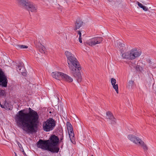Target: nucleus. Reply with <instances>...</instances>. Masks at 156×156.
<instances>
[{"label": "nucleus", "instance_id": "f257e3e1", "mask_svg": "<svg viewBox=\"0 0 156 156\" xmlns=\"http://www.w3.org/2000/svg\"><path fill=\"white\" fill-rule=\"evenodd\" d=\"M28 113L24 110L19 111L15 115V119L17 126L27 133L35 131L38 122L39 115L37 112L29 108Z\"/></svg>", "mask_w": 156, "mask_h": 156}, {"label": "nucleus", "instance_id": "f03ea898", "mask_svg": "<svg viewBox=\"0 0 156 156\" xmlns=\"http://www.w3.org/2000/svg\"><path fill=\"white\" fill-rule=\"evenodd\" d=\"M65 55L70 73L76 78L78 82L82 81V76L80 70L81 68L80 64L75 55L71 52L66 51Z\"/></svg>", "mask_w": 156, "mask_h": 156}, {"label": "nucleus", "instance_id": "7ed1b4c3", "mask_svg": "<svg viewBox=\"0 0 156 156\" xmlns=\"http://www.w3.org/2000/svg\"><path fill=\"white\" fill-rule=\"evenodd\" d=\"M48 143L49 147L52 149L53 151L51 152L55 153H58L59 150V148L57 146V144L59 141L58 137L55 135H53L50 138Z\"/></svg>", "mask_w": 156, "mask_h": 156}, {"label": "nucleus", "instance_id": "20e7f679", "mask_svg": "<svg viewBox=\"0 0 156 156\" xmlns=\"http://www.w3.org/2000/svg\"><path fill=\"white\" fill-rule=\"evenodd\" d=\"M56 125L55 122L52 118H49L44 121L42 125V128L46 132H49L52 130Z\"/></svg>", "mask_w": 156, "mask_h": 156}, {"label": "nucleus", "instance_id": "39448f33", "mask_svg": "<svg viewBox=\"0 0 156 156\" xmlns=\"http://www.w3.org/2000/svg\"><path fill=\"white\" fill-rule=\"evenodd\" d=\"M48 141L43 140L40 139L37 143V147L42 149L48 150L50 151H53L49 147Z\"/></svg>", "mask_w": 156, "mask_h": 156}, {"label": "nucleus", "instance_id": "423d86ee", "mask_svg": "<svg viewBox=\"0 0 156 156\" xmlns=\"http://www.w3.org/2000/svg\"><path fill=\"white\" fill-rule=\"evenodd\" d=\"M102 41V37H97L90 39L87 41L86 43L90 46H93L101 43Z\"/></svg>", "mask_w": 156, "mask_h": 156}, {"label": "nucleus", "instance_id": "0eeeda50", "mask_svg": "<svg viewBox=\"0 0 156 156\" xmlns=\"http://www.w3.org/2000/svg\"><path fill=\"white\" fill-rule=\"evenodd\" d=\"M7 80L6 76L2 70L0 69V86L6 87L7 86Z\"/></svg>", "mask_w": 156, "mask_h": 156}, {"label": "nucleus", "instance_id": "6e6552de", "mask_svg": "<svg viewBox=\"0 0 156 156\" xmlns=\"http://www.w3.org/2000/svg\"><path fill=\"white\" fill-rule=\"evenodd\" d=\"M115 48L119 49L122 54L127 50V49L126 45L121 42L119 41H115Z\"/></svg>", "mask_w": 156, "mask_h": 156}, {"label": "nucleus", "instance_id": "1a4fd4ad", "mask_svg": "<svg viewBox=\"0 0 156 156\" xmlns=\"http://www.w3.org/2000/svg\"><path fill=\"white\" fill-rule=\"evenodd\" d=\"M18 2L20 5L27 10L31 2L28 0H18Z\"/></svg>", "mask_w": 156, "mask_h": 156}, {"label": "nucleus", "instance_id": "9d476101", "mask_svg": "<svg viewBox=\"0 0 156 156\" xmlns=\"http://www.w3.org/2000/svg\"><path fill=\"white\" fill-rule=\"evenodd\" d=\"M106 118L111 121L112 124H115L116 123V119L114 117L112 113L110 111H108L106 113Z\"/></svg>", "mask_w": 156, "mask_h": 156}, {"label": "nucleus", "instance_id": "9b49d317", "mask_svg": "<svg viewBox=\"0 0 156 156\" xmlns=\"http://www.w3.org/2000/svg\"><path fill=\"white\" fill-rule=\"evenodd\" d=\"M123 58L127 59L129 60L133 59L131 49L129 51L125 52L122 55Z\"/></svg>", "mask_w": 156, "mask_h": 156}, {"label": "nucleus", "instance_id": "f8f14e48", "mask_svg": "<svg viewBox=\"0 0 156 156\" xmlns=\"http://www.w3.org/2000/svg\"><path fill=\"white\" fill-rule=\"evenodd\" d=\"M133 59L139 57L141 54V51L139 50L136 48H133L131 49Z\"/></svg>", "mask_w": 156, "mask_h": 156}, {"label": "nucleus", "instance_id": "ddd939ff", "mask_svg": "<svg viewBox=\"0 0 156 156\" xmlns=\"http://www.w3.org/2000/svg\"><path fill=\"white\" fill-rule=\"evenodd\" d=\"M127 137L131 141L137 144H138V142H140V140H141L139 137L133 134L129 135H128Z\"/></svg>", "mask_w": 156, "mask_h": 156}, {"label": "nucleus", "instance_id": "4468645a", "mask_svg": "<svg viewBox=\"0 0 156 156\" xmlns=\"http://www.w3.org/2000/svg\"><path fill=\"white\" fill-rule=\"evenodd\" d=\"M63 74L62 73L55 71L52 72L51 75L53 78L56 80H60L62 79Z\"/></svg>", "mask_w": 156, "mask_h": 156}, {"label": "nucleus", "instance_id": "2eb2a0df", "mask_svg": "<svg viewBox=\"0 0 156 156\" xmlns=\"http://www.w3.org/2000/svg\"><path fill=\"white\" fill-rule=\"evenodd\" d=\"M17 70L18 71H20L21 73L23 75L26 74L24 72L25 68L23 66V64L22 62H20L17 68Z\"/></svg>", "mask_w": 156, "mask_h": 156}, {"label": "nucleus", "instance_id": "dca6fc26", "mask_svg": "<svg viewBox=\"0 0 156 156\" xmlns=\"http://www.w3.org/2000/svg\"><path fill=\"white\" fill-rule=\"evenodd\" d=\"M62 80L69 83L73 81V79L71 77L63 73Z\"/></svg>", "mask_w": 156, "mask_h": 156}, {"label": "nucleus", "instance_id": "f3484780", "mask_svg": "<svg viewBox=\"0 0 156 156\" xmlns=\"http://www.w3.org/2000/svg\"><path fill=\"white\" fill-rule=\"evenodd\" d=\"M37 6L33 3L31 2L30 4L29 7H28L27 10L31 12H35L37 11Z\"/></svg>", "mask_w": 156, "mask_h": 156}, {"label": "nucleus", "instance_id": "a211bd4d", "mask_svg": "<svg viewBox=\"0 0 156 156\" xmlns=\"http://www.w3.org/2000/svg\"><path fill=\"white\" fill-rule=\"evenodd\" d=\"M83 23L82 21L80 19L76 20L75 23V28L74 30H76L80 28L83 25Z\"/></svg>", "mask_w": 156, "mask_h": 156}, {"label": "nucleus", "instance_id": "6ab92c4d", "mask_svg": "<svg viewBox=\"0 0 156 156\" xmlns=\"http://www.w3.org/2000/svg\"><path fill=\"white\" fill-rule=\"evenodd\" d=\"M137 144L141 146L144 151H147L148 150V147L147 145L141 140H140V142H138Z\"/></svg>", "mask_w": 156, "mask_h": 156}, {"label": "nucleus", "instance_id": "aec40b11", "mask_svg": "<svg viewBox=\"0 0 156 156\" xmlns=\"http://www.w3.org/2000/svg\"><path fill=\"white\" fill-rule=\"evenodd\" d=\"M76 32H77L78 34L79 35V41L80 42V43H82V34H83V36H84L85 34L84 32L83 31L80 30L77 31Z\"/></svg>", "mask_w": 156, "mask_h": 156}, {"label": "nucleus", "instance_id": "412c9836", "mask_svg": "<svg viewBox=\"0 0 156 156\" xmlns=\"http://www.w3.org/2000/svg\"><path fill=\"white\" fill-rule=\"evenodd\" d=\"M69 136L70 138V140L71 142H72V140H74V134L73 132V130L72 129V130H70L69 131H68Z\"/></svg>", "mask_w": 156, "mask_h": 156}, {"label": "nucleus", "instance_id": "4be33fe9", "mask_svg": "<svg viewBox=\"0 0 156 156\" xmlns=\"http://www.w3.org/2000/svg\"><path fill=\"white\" fill-rule=\"evenodd\" d=\"M16 48L18 49H24L27 48L28 46L26 45H16Z\"/></svg>", "mask_w": 156, "mask_h": 156}, {"label": "nucleus", "instance_id": "5701e85b", "mask_svg": "<svg viewBox=\"0 0 156 156\" xmlns=\"http://www.w3.org/2000/svg\"><path fill=\"white\" fill-rule=\"evenodd\" d=\"M113 88L115 90L116 92L118 94L119 93L118 86L117 84H112Z\"/></svg>", "mask_w": 156, "mask_h": 156}, {"label": "nucleus", "instance_id": "b1692460", "mask_svg": "<svg viewBox=\"0 0 156 156\" xmlns=\"http://www.w3.org/2000/svg\"><path fill=\"white\" fill-rule=\"evenodd\" d=\"M66 125L68 131L70 130H72L73 128L71 124L69 122H67L66 123Z\"/></svg>", "mask_w": 156, "mask_h": 156}, {"label": "nucleus", "instance_id": "393cba45", "mask_svg": "<svg viewBox=\"0 0 156 156\" xmlns=\"http://www.w3.org/2000/svg\"><path fill=\"white\" fill-rule=\"evenodd\" d=\"M122 0H119V2H117L116 3V4L119 7H122Z\"/></svg>", "mask_w": 156, "mask_h": 156}, {"label": "nucleus", "instance_id": "a878e982", "mask_svg": "<svg viewBox=\"0 0 156 156\" xmlns=\"http://www.w3.org/2000/svg\"><path fill=\"white\" fill-rule=\"evenodd\" d=\"M5 95V90H0V96H4Z\"/></svg>", "mask_w": 156, "mask_h": 156}, {"label": "nucleus", "instance_id": "bb28decb", "mask_svg": "<svg viewBox=\"0 0 156 156\" xmlns=\"http://www.w3.org/2000/svg\"><path fill=\"white\" fill-rule=\"evenodd\" d=\"M133 81L132 80H130L129 81L128 84V85L127 87L129 88L133 84Z\"/></svg>", "mask_w": 156, "mask_h": 156}, {"label": "nucleus", "instance_id": "cd10ccee", "mask_svg": "<svg viewBox=\"0 0 156 156\" xmlns=\"http://www.w3.org/2000/svg\"><path fill=\"white\" fill-rule=\"evenodd\" d=\"M136 68L137 70H138L140 71H142L143 70L142 67L139 65H137Z\"/></svg>", "mask_w": 156, "mask_h": 156}, {"label": "nucleus", "instance_id": "c85d7f7f", "mask_svg": "<svg viewBox=\"0 0 156 156\" xmlns=\"http://www.w3.org/2000/svg\"><path fill=\"white\" fill-rule=\"evenodd\" d=\"M111 81L112 84L116 83V80L113 78H112L111 79Z\"/></svg>", "mask_w": 156, "mask_h": 156}, {"label": "nucleus", "instance_id": "c756f323", "mask_svg": "<svg viewBox=\"0 0 156 156\" xmlns=\"http://www.w3.org/2000/svg\"><path fill=\"white\" fill-rule=\"evenodd\" d=\"M136 4H137V5H138V6L141 8L143 7V5L141 3H140V2H136Z\"/></svg>", "mask_w": 156, "mask_h": 156}, {"label": "nucleus", "instance_id": "7c9ffc66", "mask_svg": "<svg viewBox=\"0 0 156 156\" xmlns=\"http://www.w3.org/2000/svg\"><path fill=\"white\" fill-rule=\"evenodd\" d=\"M141 8L143 10L145 11H147L148 9V8L146 6L144 5L143 6V7Z\"/></svg>", "mask_w": 156, "mask_h": 156}, {"label": "nucleus", "instance_id": "2f4dec72", "mask_svg": "<svg viewBox=\"0 0 156 156\" xmlns=\"http://www.w3.org/2000/svg\"><path fill=\"white\" fill-rule=\"evenodd\" d=\"M19 147V148H21L22 147V145H21V144L19 142L17 143Z\"/></svg>", "mask_w": 156, "mask_h": 156}, {"label": "nucleus", "instance_id": "473e14b6", "mask_svg": "<svg viewBox=\"0 0 156 156\" xmlns=\"http://www.w3.org/2000/svg\"><path fill=\"white\" fill-rule=\"evenodd\" d=\"M20 150L21 151H22L23 152H24V151L23 147H22L21 148H20Z\"/></svg>", "mask_w": 156, "mask_h": 156}, {"label": "nucleus", "instance_id": "72a5a7b5", "mask_svg": "<svg viewBox=\"0 0 156 156\" xmlns=\"http://www.w3.org/2000/svg\"><path fill=\"white\" fill-rule=\"evenodd\" d=\"M151 14L152 15H155V13L154 12H152Z\"/></svg>", "mask_w": 156, "mask_h": 156}, {"label": "nucleus", "instance_id": "f704fd0d", "mask_svg": "<svg viewBox=\"0 0 156 156\" xmlns=\"http://www.w3.org/2000/svg\"><path fill=\"white\" fill-rule=\"evenodd\" d=\"M23 154H24V155H26V153H25V152L24 151V152H23Z\"/></svg>", "mask_w": 156, "mask_h": 156}, {"label": "nucleus", "instance_id": "c9c22d12", "mask_svg": "<svg viewBox=\"0 0 156 156\" xmlns=\"http://www.w3.org/2000/svg\"><path fill=\"white\" fill-rule=\"evenodd\" d=\"M15 156H17V155L16 153L15 152Z\"/></svg>", "mask_w": 156, "mask_h": 156}, {"label": "nucleus", "instance_id": "e433bc0d", "mask_svg": "<svg viewBox=\"0 0 156 156\" xmlns=\"http://www.w3.org/2000/svg\"><path fill=\"white\" fill-rule=\"evenodd\" d=\"M6 104H7V103H5V106H6Z\"/></svg>", "mask_w": 156, "mask_h": 156}, {"label": "nucleus", "instance_id": "4c0bfd02", "mask_svg": "<svg viewBox=\"0 0 156 156\" xmlns=\"http://www.w3.org/2000/svg\"><path fill=\"white\" fill-rule=\"evenodd\" d=\"M109 1H111L112 0H108Z\"/></svg>", "mask_w": 156, "mask_h": 156}]
</instances>
